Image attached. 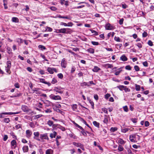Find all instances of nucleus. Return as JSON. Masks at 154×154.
Wrapping results in <instances>:
<instances>
[{
    "label": "nucleus",
    "mask_w": 154,
    "mask_h": 154,
    "mask_svg": "<svg viewBox=\"0 0 154 154\" xmlns=\"http://www.w3.org/2000/svg\"><path fill=\"white\" fill-rule=\"evenodd\" d=\"M21 109L23 112L29 114H31L33 112V111H32L27 106L25 105H22Z\"/></svg>",
    "instance_id": "1"
},
{
    "label": "nucleus",
    "mask_w": 154,
    "mask_h": 154,
    "mask_svg": "<svg viewBox=\"0 0 154 154\" xmlns=\"http://www.w3.org/2000/svg\"><path fill=\"white\" fill-rule=\"evenodd\" d=\"M20 113V112H3L0 114V118H4V116H3L2 115H11L13 114H18Z\"/></svg>",
    "instance_id": "2"
},
{
    "label": "nucleus",
    "mask_w": 154,
    "mask_h": 154,
    "mask_svg": "<svg viewBox=\"0 0 154 154\" xmlns=\"http://www.w3.org/2000/svg\"><path fill=\"white\" fill-rule=\"evenodd\" d=\"M47 134V133L40 134V140L41 139L43 142L44 141H43L44 140H48L49 139Z\"/></svg>",
    "instance_id": "3"
},
{
    "label": "nucleus",
    "mask_w": 154,
    "mask_h": 154,
    "mask_svg": "<svg viewBox=\"0 0 154 154\" xmlns=\"http://www.w3.org/2000/svg\"><path fill=\"white\" fill-rule=\"evenodd\" d=\"M129 139L130 141L132 142H136L137 141L136 139V135L133 134L129 136Z\"/></svg>",
    "instance_id": "4"
},
{
    "label": "nucleus",
    "mask_w": 154,
    "mask_h": 154,
    "mask_svg": "<svg viewBox=\"0 0 154 154\" xmlns=\"http://www.w3.org/2000/svg\"><path fill=\"white\" fill-rule=\"evenodd\" d=\"M47 71L51 74H53L54 72L57 73V71L55 68H51V67H48L47 69Z\"/></svg>",
    "instance_id": "5"
},
{
    "label": "nucleus",
    "mask_w": 154,
    "mask_h": 154,
    "mask_svg": "<svg viewBox=\"0 0 154 154\" xmlns=\"http://www.w3.org/2000/svg\"><path fill=\"white\" fill-rule=\"evenodd\" d=\"M50 97L53 100H61V97L59 95H54L51 94L50 96Z\"/></svg>",
    "instance_id": "6"
},
{
    "label": "nucleus",
    "mask_w": 154,
    "mask_h": 154,
    "mask_svg": "<svg viewBox=\"0 0 154 154\" xmlns=\"http://www.w3.org/2000/svg\"><path fill=\"white\" fill-rule=\"evenodd\" d=\"M105 29L106 30H113L115 28V27L111 25L109 23L106 24L105 26Z\"/></svg>",
    "instance_id": "7"
},
{
    "label": "nucleus",
    "mask_w": 154,
    "mask_h": 154,
    "mask_svg": "<svg viewBox=\"0 0 154 154\" xmlns=\"http://www.w3.org/2000/svg\"><path fill=\"white\" fill-rule=\"evenodd\" d=\"M34 137V138L36 140L40 141H41V140L38 137L40 135L39 133L38 132H34L33 134Z\"/></svg>",
    "instance_id": "8"
},
{
    "label": "nucleus",
    "mask_w": 154,
    "mask_h": 154,
    "mask_svg": "<svg viewBox=\"0 0 154 154\" xmlns=\"http://www.w3.org/2000/svg\"><path fill=\"white\" fill-rule=\"evenodd\" d=\"M26 136L28 138H30L32 134V132L29 130H27L26 131Z\"/></svg>",
    "instance_id": "9"
},
{
    "label": "nucleus",
    "mask_w": 154,
    "mask_h": 154,
    "mask_svg": "<svg viewBox=\"0 0 154 154\" xmlns=\"http://www.w3.org/2000/svg\"><path fill=\"white\" fill-rule=\"evenodd\" d=\"M61 66L63 68H65L66 66V63L65 61V58H63L61 61Z\"/></svg>",
    "instance_id": "10"
},
{
    "label": "nucleus",
    "mask_w": 154,
    "mask_h": 154,
    "mask_svg": "<svg viewBox=\"0 0 154 154\" xmlns=\"http://www.w3.org/2000/svg\"><path fill=\"white\" fill-rule=\"evenodd\" d=\"M40 82L44 83L45 84H47L48 86H50L51 85V83L49 82H48L45 81V79H40Z\"/></svg>",
    "instance_id": "11"
},
{
    "label": "nucleus",
    "mask_w": 154,
    "mask_h": 154,
    "mask_svg": "<svg viewBox=\"0 0 154 154\" xmlns=\"http://www.w3.org/2000/svg\"><path fill=\"white\" fill-rule=\"evenodd\" d=\"M62 88L60 87L57 88L55 87L54 88V90L57 92L60 93V94H62L63 93V91H61V89Z\"/></svg>",
    "instance_id": "12"
},
{
    "label": "nucleus",
    "mask_w": 154,
    "mask_h": 154,
    "mask_svg": "<svg viewBox=\"0 0 154 154\" xmlns=\"http://www.w3.org/2000/svg\"><path fill=\"white\" fill-rule=\"evenodd\" d=\"M11 145L14 146V148L15 149L17 147V143L16 141L15 140H13L11 142Z\"/></svg>",
    "instance_id": "13"
},
{
    "label": "nucleus",
    "mask_w": 154,
    "mask_h": 154,
    "mask_svg": "<svg viewBox=\"0 0 154 154\" xmlns=\"http://www.w3.org/2000/svg\"><path fill=\"white\" fill-rule=\"evenodd\" d=\"M22 149L24 152H26L28 151L29 148L28 146L25 145L23 146Z\"/></svg>",
    "instance_id": "14"
},
{
    "label": "nucleus",
    "mask_w": 154,
    "mask_h": 154,
    "mask_svg": "<svg viewBox=\"0 0 154 154\" xmlns=\"http://www.w3.org/2000/svg\"><path fill=\"white\" fill-rule=\"evenodd\" d=\"M23 94L22 93H17L15 95H13L12 96H11L10 97L12 98L13 97H20L22 96Z\"/></svg>",
    "instance_id": "15"
},
{
    "label": "nucleus",
    "mask_w": 154,
    "mask_h": 154,
    "mask_svg": "<svg viewBox=\"0 0 154 154\" xmlns=\"http://www.w3.org/2000/svg\"><path fill=\"white\" fill-rule=\"evenodd\" d=\"M87 99L89 101V103L91 104V106H92V108L93 109H94V103L93 102V101H92L90 99L89 97H87Z\"/></svg>",
    "instance_id": "16"
},
{
    "label": "nucleus",
    "mask_w": 154,
    "mask_h": 154,
    "mask_svg": "<svg viewBox=\"0 0 154 154\" xmlns=\"http://www.w3.org/2000/svg\"><path fill=\"white\" fill-rule=\"evenodd\" d=\"M120 60L123 61H125L127 60L128 58L125 54L123 55L120 57Z\"/></svg>",
    "instance_id": "17"
},
{
    "label": "nucleus",
    "mask_w": 154,
    "mask_h": 154,
    "mask_svg": "<svg viewBox=\"0 0 154 154\" xmlns=\"http://www.w3.org/2000/svg\"><path fill=\"white\" fill-rule=\"evenodd\" d=\"M101 70V69L98 66H95L92 69V71L94 72H97Z\"/></svg>",
    "instance_id": "18"
},
{
    "label": "nucleus",
    "mask_w": 154,
    "mask_h": 154,
    "mask_svg": "<svg viewBox=\"0 0 154 154\" xmlns=\"http://www.w3.org/2000/svg\"><path fill=\"white\" fill-rule=\"evenodd\" d=\"M57 134V132L56 131H54L52 133H51L50 134V136L51 138H55Z\"/></svg>",
    "instance_id": "19"
},
{
    "label": "nucleus",
    "mask_w": 154,
    "mask_h": 154,
    "mask_svg": "<svg viewBox=\"0 0 154 154\" xmlns=\"http://www.w3.org/2000/svg\"><path fill=\"white\" fill-rule=\"evenodd\" d=\"M87 51L91 54H93L94 53V49L92 48H90L86 50Z\"/></svg>",
    "instance_id": "20"
},
{
    "label": "nucleus",
    "mask_w": 154,
    "mask_h": 154,
    "mask_svg": "<svg viewBox=\"0 0 154 154\" xmlns=\"http://www.w3.org/2000/svg\"><path fill=\"white\" fill-rule=\"evenodd\" d=\"M73 144L77 147H79L80 148L83 145L80 143H77L75 142H73Z\"/></svg>",
    "instance_id": "21"
},
{
    "label": "nucleus",
    "mask_w": 154,
    "mask_h": 154,
    "mask_svg": "<svg viewBox=\"0 0 154 154\" xmlns=\"http://www.w3.org/2000/svg\"><path fill=\"white\" fill-rule=\"evenodd\" d=\"M104 123L107 124L108 122V116L107 115H104V118L103 121Z\"/></svg>",
    "instance_id": "22"
},
{
    "label": "nucleus",
    "mask_w": 154,
    "mask_h": 154,
    "mask_svg": "<svg viewBox=\"0 0 154 154\" xmlns=\"http://www.w3.org/2000/svg\"><path fill=\"white\" fill-rule=\"evenodd\" d=\"M3 5L4 7V8L6 9L8 8L7 6V0H3Z\"/></svg>",
    "instance_id": "23"
},
{
    "label": "nucleus",
    "mask_w": 154,
    "mask_h": 154,
    "mask_svg": "<svg viewBox=\"0 0 154 154\" xmlns=\"http://www.w3.org/2000/svg\"><path fill=\"white\" fill-rule=\"evenodd\" d=\"M118 141L119 143L122 145L124 144L125 143V141H124L121 138L119 139Z\"/></svg>",
    "instance_id": "24"
},
{
    "label": "nucleus",
    "mask_w": 154,
    "mask_h": 154,
    "mask_svg": "<svg viewBox=\"0 0 154 154\" xmlns=\"http://www.w3.org/2000/svg\"><path fill=\"white\" fill-rule=\"evenodd\" d=\"M93 124L96 127L98 128L100 127V123L96 121H94L93 122Z\"/></svg>",
    "instance_id": "25"
},
{
    "label": "nucleus",
    "mask_w": 154,
    "mask_h": 154,
    "mask_svg": "<svg viewBox=\"0 0 154 154\" xmlns=\"http://www.w3.org/2000/svg\"><path fill=\"white\" fill-rule=\"evenodd\" d=\"M43 116V115L42 114H39L38 115L34 116H33V117L34 118L33 119L34 120H36L40 118V117H42Z\"/></svg>",
    "instance_id": "26"
},
{
    "label": "nucleus",
    "mask_w": 154,
    "mask_h": 154,
    "mask_svg": "<svg viewBox=\"0 0 154 154\" xmlns=\"http://www.w3.org/2000/svg\"><path fill=\"white\" fill-rule=\"evenodd\" d=\"M10 68L5 66V70L6 71V72L8 73L9 74H10L11 73V72L10 71Z\"/></svg>",
    "instance_id": "27"
},
{
    "label": "nucleus",
    "mask_w": 154,
    "mask_h": 154,
    "mask_svg": "<svg viewBox=\"0 0 154 154\" xmlns=\"http://www.w3.org/2000/svg\"><path fill=\"white\" fill-rule=\"evenodd\" d=\"M81 86L84 87L86 86H90V85L89 84V83H87L86 82H83L81 84Z\"/></svg>",
    "instance_id": "28"
},
{
    "label": "nucleus",
    "mask_w": 154,
    "mask_h": 154,
    "mask_svg": "<svg viewBox=\"0 0 154 154\" xmlns=\"http://www.w3.org/2000/svg\"><path fill=\"white\" fill-rule=\"evenodd\" d=\"M125 86L123 85H120L117 87V88H118L120 91H122L124 90V89Z\"/></svg>",
    "instance_id": "29"
},
{
    "label": "nucleus",
    "mask_w": 154,
    "mask_h": 154,
    "mask_svg": "<svg viewBox=\"0 0 154 154\" xmlns=\"http://www.w3.org/2000/svg\"><path fill=\"white\" fill-rule=\"evenodd\" d=\"M65 33L66 34L70 33L72 32L71 29L69 28H65Z\"/></svg>",
    "instance_id": "30"
},
{
    "label": "nucleus",
    "mask_w": 154,
    "mask_h": 154,
    "mask_svg": "<svg viewBox=\"0 0 154 154\" xmlns=\"http://www.w3.org/2000/svg\"><path fill=\"white\" fill-rule=\"evenodd\" d=\"M124 149V148L121 145H119L118 146V150L120 152H122Z\"/></svg>",
    "instance_id": "31"
},
{
    "label": "nucleus",
    "mask_w": 154,
    "mask_h": 154,
    "mask_svg": "<svg viewBox=\"0 0 154 154\" xmlns=\"http://www.w3.org/2000/svg\"><path fill=\"white\" fill-rule=\"evenodd\" d=\"M6 66L7 67L11 68V62L10 61H8L6 62Z\"/></svg>",
    "instance_id": "32"
},
{
    "label": "nucleus",
    "mask_w": 154,
    "mask_h": 154,
    "mask_svg": "<svg viewBox=\"0 0 154 154\" xmlns=\"http://www.w3.org/2000/svg\"><path fill=\"white\" fill-rule=\"evenodd\" d=\"M19 20L17 17H13L12 19V21L13 22H18Z\"/></svg>",
    "instance_id": "33"
},
{
    "label": "nucleus",
    "mask_w": 154,
    "mask_h": 154,
    "mask_svg": "<svg viewBox=\"0 0 154 154\" xmlns=\"http://www.w3.org/2000/svg\"><path fill=\"white\" fill-rule=\"evenodd\" d=\"M129 130V129L128 128H125L122 129H121V131L123 133H125Z\"/></svg>",
    "instance_id": "34"
},
{
    "label": "nucleus",
    "mask_w": 154,
    "mask_h": 154,
    "mask_svg": "<svg viewBox=\"0 0 154 154\" xmlns=\"http://www.w3.org/2000/svg\"><path fill=\"white\" fill-rule=\"evenodd\" d=\"M82 131H81V133L82 134L85 136H87V134L86 133L85 131V130L83 128V129H81Z\"/></svg>",
    "instance_id": "35"
},
{
    "label": "nucleus",
    "mask_w": 154,
    "mask_h": 154,
    "mask_svg": "<svg viewBox=\"0 0 154 154\" xmlns=\"http://www.w3.org/2000/svg\"><path fill=\"white\" fill-rule=\"evenodd\" d=\"M118 128L117 127H111L110 129V131L112 132L117 130Z\"/></svg>",
    "instance_id": "36"
},
{
    "label": "nucleus",
    "mask_w": 154,
    "mask_h": 154,
    "mask_svg": "<svg viewBox=\"0 0 154 154\" xmlns=\"http://www.w3.org/2000/svg\"><path fill=\"white\" fill-rule=\"evenodd\" d=\"M53 29L52 28L47 26L46 28L45 31L48 32H51L52 31Z\"/></svg>",
    "instance_id": "37"
},
{
    "label": "nucleus",
    "mask_w": 154,
    "mask_h": 154,
    "mask_svg": "<svg viewBox=\"0 0 154 154\" xmlns=\"http://www.w3.org/2000/svg\"><path fill=\"white\" fill-rule=\"evenodd\" d=\"M135 85V89L137 91H140V85H137V84Z\"/></svg>",
    "instance_id": "38"
},
{
    "label": "nucleus",
    "mask_w": 154,
    "mask_h": 154,
    "mask_svg": "<svg viewBox=\"0 0 154 154\" xmlns=\"http://www.w3.org/2000/svg\"><path fill=\"white\" fill-rule=\"evenodd\" d=\"M38 47L39 48H40L42 50H45L46 49V48L45 46L43 45H40L38 46Z\"/></svg>",
    "instance_id": "39"
},
{
    "label": "nucleus",
    "mask_w": 154,
    "mask_h": 154,
    "mask_svg": "<svg viewBox=\"0 0 154 154\" xmlns=\"http://www.w3.org/2000/svg\"><path fill=\"white\" fill-rule=\"evenodd\" d=\"M3 121L5 123H8L10 121V120L9 118H5L3 119Z\"/></svg>",
    "instance_id": "40"
},
{
    "label": "nucleus",
    "mask_w": 154,
    "mask_h": 154,
    "mask_svg": "<svg viewBox=\"0 0 154 154\" xmlns=\"http://www.w3.org/2000/svg\"><path fill=\"white\" fill-rule=\"evenodd\" d=\"M23 40L21 38H18L17 39V42L19 44L23 43Z\"/></svg>",
    "instance_id": "41"
},
{
    "label": "nucleus",
    "mask_w": 154,
    "mask_h": 154,
    "mask_svg": "<svg viewBox=\"0 0 154 154\" xmlns=\"http://www.w3.org/2000/svg\"><path fill=\"white\" fill-rule=\"evenodd\" d=\"M77 105L76 104H73L72 106V109L73 110H75L76 109H77Z\"/></svg>",
    "instance_id": "42"
},
{
    "label": "nucleus",
    "mask_w": 154,
    "mask_h": 154,
    "mask_svg": "<svg viewBox=\"0 0 154 154\" xmlns=\"http://www.w3.org/2000/svg\"><path fill=\"white\" fill-rule=\"evenodd\" d=\"M123 108L124 111H125L126 112H127L128 111V107L127 106H124L123 107Z\"/></svg>",
    "instance_id": "43"
},
{
    "label": "nucleus",
    "mask_w": 154,
    "mask_h": 154,
    "mask_svg": "<svg viewBox=\"0 0 154 154\" xmlns=\"http://www.w3.org/2000/svg\"><path fill=\"white\" fill-rule=\"evenodd\" d=\"M114 40L116 42H121V39L119 37H117L116 36H115L114 38Z\"/></svg>",
    "instance_id": "44"
},
{
    "label": "nucleus",
    "mask_w": 154,
    "mask_h": 154,
    "mask_svg": "<svg viewBox=\"0 0 154 154\" xmlns=\"http://www.w3.org/2000/svg\"><path fill=\"white\" fill-rule=\"evenodd\" d=\"M134 68L136 71H138L140 70V68L139 66L137 65L134 66Z\"/></svg>",
    "instance_id": "45"
},
{
    "label": "nucleus",
    "mask_w": 154,
    "mask_h": 154,
    "mask_svg": "<svg viewBox=\"0 0 154 154\" xmlns=\"http://www.w3.org/2000/svg\"><path fill=\"white\" fill-rule=\"evenodd\" d=\"M58 78L60 79H62L63 78V75L61 73H59L57 75Z\"/></svg>",
    "instance_id": "46"
},
{
    "label": "nucleus",
    "mask_w": 154,
    "mask_h": 154,
    "mask_svg": "<svg viewBox=\"0 0 154 154\" xmlns=\"http://www.w3.org/2000/svg\"><path fill=\"white\" fill-rule=\"evenodd\" d=\"M7 52L9 54H12V50L11 48L8 47L7 48Z\"/></svg>",
    "instance_id": "47"
},
{
    "label": "nucleus",
    "mask_w": 154,
    "mask_h": 154,
    "mask_svg": "<svg viewBox=\"0 0 154 154\" xmlns=\"http://www.w3.org/2000/svg\"><path fill=\"white\" fill-rule=\"evenodd\" d=\"M106 66H107V68H111L113 67V66L112 64H110L109 63L106 64Z\"/></svg>",
    "instance_id": "48"
},
{
    "label": "nucleus",
    "mask_w": 154,
    "mask_h": 154,
    "mask_svg": "<svg viewBox=\"0 0 154 154\" xmlns=\"http://www.w3.org/2000/svg\"><path fill=\"white\" fill-rule=\"evenodd\" d=\"M131 120L133 123H136L137 122V119L135 118H132Z\"/></svg>",
    "instance_id": "49"
},
{
    "label": "nucleus",
    "mask_w": 154,
    "mask_h": 154,
    "mask_svg": "<svg viewBox=\"0 0 154 154\" xmlns=\"http://www.w3.org/2000/svg\"><path fill=\"white\" fill-rule=\"evenodd\" d=\"M53 122L52 121H51L50 120H49L47 123L50 126H52L53 125Z\"/></svg>",
    "instance_id": "50"
},
{
    "label": "nucleus",
    "mask_w": 154,
    "mask_h": 154,
    "mask_svg": "<svg viewBox=\"0 0 154 154\" xmlns=\"http://www.w3.org/2000/svg\"><path fill=\"white\" fill-rule=\"evenodd\" d=\"M22 125L21 124H18L15 126V128L16 129H18L20 128H21Z\"/></svg>",
    "instance_id": "51"
},
{
    "label": "nucleus",
    "mask_w": 154,
    "mask_h": 154,
    "mask_svg": "<svg viewBox=\"0 0 154 154\" xmlns=\"http://www.w3.org/2000/svg\"><path fill=\"white\" fill-rule=\"evenodd\" d=\"M102 110L105 113H106V114H108V111L107 109L105 108H102Z\"/></svg>",
    "instance_id": "52"
},
{
    "label": "nucleus",
    "mask_w": 154,
    "mask_h": 154,
    "mask_svg": "<svg viewBox=\"0 0 154 154\" xmlns=\"http://www.w3.org/2000/svg\"><path fill=\"white\" fill-rule=\"evenodd\" d=\"M74 124L76 127H77L78 128H79L80 129H83V128L82 127L80 126L79 125H78V124H77L76 123H75V122H74Z\"/></svg>",
    "instance_id": "53"
},
{
    "label": "nucleus",
    "mask_w": 154,
    "mask_h": 154,
    "mask_svg": "<svg viewBox=\"0 0 154 154\" xmlns=\"http://www.w3.org/2000/svg\"><path fill=\"white\" fill-rule=\"evenodd\" d=\"M125 69L128 70H130L131 69V67L130 65H127L125 66Z\"/></svg>",
    "instance_id": "54"
},
{
    "label": "nucleus",
    "mask_w": 154,
    "mask_h": 154,
    "mask_svg": "<svg viewBox=\"0 0 154 154\" xmlns=\"http://www.w3.org/2000/svg\"><path fill=\"white\" fill-rule=\"evenodd\" d=\"M91 43L92 44L94 45H98L99 44V43L98 42L92 41Z\"/></svg>",
    "instance_id": "55"
},
{
    "label": "nucleus",
    "mask_w": 154,
    "mask_h": 154,
    "mask_svg": "<svg viewBox=\"0 0 154 154\" xmlns=\"http://www.w3.org/2000/svg\"><path fill=\"white\" fill-rule=\"evenodd\" d=\"M147 44L149 46H152L153 45V42H152V41L151 40H149L148 41Z\"/></svg>",
    "instance_id": "56"
},
{
    "label": "nucleus",
    "mask_w": 154,
    "mask_h": 154,
    "mask_svg": "<svg viewBox=\"0 0 154 154\" xmlns=\"http://www.w3.org/2000/svg\"><path fill=\"white\" fill-rule=\"evenodd\" d=\"M57 82V81L56 79L54 78L52 79V81L51 82V83L53 84H54L55 83H56Z\"/></svg>",
    "instance_id": "57"
},
{
    "label": "nucleus",
    "mask_w": 154,
    "mask_h": 154,
    "mask_svg": "<svg viewBox=\"0 0 154 154\" xmlns=\"http://www.w3.org/2000/svg\"><path fill=\"white\" fill-rule=\"evenodd\" d=\"M148 35V34L145 32L144 31L142 34V37H146Z\"/></svg>",
    "instance_id": "58"
},
{
    "label": "nucleus",
    "mask_w": 154,
    "mask_h": 154,
    "mask_svg": "<svg viewBox=\"0 0 154 154\" xmlns=\"http://www.w3.org/2000/svg\"><path fill=\"white\" fill-rule=\"evenodd\" d=\"M124 90L126 92H130V89L129 88H127L126 86H125V88L124 89Z\"/></svg>",
    "instance_id": "59"
},
{
    "label": "nucleus",
    "mask_w": 154,
    "mask_h": 154,
    "mask_svg": "<svg viewBox=\"0 0 154 154\" xmlns=\"http://www.w3.org/2000/svg\"><path fill=\"white\" fill-rule=\"evenodd\" d=\"M110 96V94H109L107 93L105 95V98L106 99H107Z\"/></svg>",
    "instance_id": "60"
},
{
    "label": "nucleus",
    "mask_w": 154,
    "mask_h": 154,
    "mask_svg": "<svg viewBox=\"0 0 154 154\" xmlns=\"http://www.w3.org/2000/svg\"><path fill=\"white\" fill-rule=\"evenodd\" d=\"M143 64L144 66L147 67L148 66V63L147 61H145L143 63Z\"/></svg>",
    "instance_id": "61"
},
{
    "label": "nucleus",
    "mask_w": 154,
    "mask_h": 154,
    "mask_svg": "<svg viewBox=\"0 0 154 154\" xmlns=\"http://www.w3.org/2000/svg\"><path fill=\"white\" fill-rule=\"evenodd\" d=\"M75 67L73 66V67H72L71 68V73H74V72L75 71Z\"/></svg>",
    "instance_id": "62"
},
{
    "label": "nucleus",
    "mask_w": 154,
    "mask_h": 154,
    "mask_svg": "<svg viewBox=\"0 0 154 154\" xmlns=\"http://www.w3.org/2000/svg\"><path fill=\"white\" fill-rule=\"evenodd\" d=\"M122 7L124 9H126L128 8V6L125 3L122 4Z\"/></svg>",
    "instance_id": "63"
},
{
    "label": "nucleus",
    "mask_w": 154,
    "mask_h": 154,
    "mask_svg": "<svg viewBox=\"0 0 154 154\" xmlns=\"http://www.w3.org/2000/svg\"><path fill=\"white\" fill-rule=\"evenodd\" d=\"M124 19L122 18L121 19H120L119 20V23L120 24V25H122L123 24V21H124Z\"/></svg>",
    "instance_id": "64"
}]
</instances>
